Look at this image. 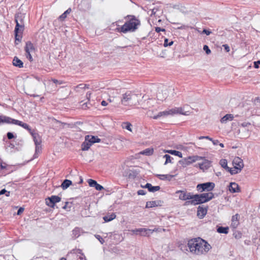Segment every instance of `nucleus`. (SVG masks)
Masks as SVG:
<instances>
[{
	"label": "nucleus",
	"instance_id": "obj_39",
	"mask_svg": "<svg viewBox=\"0 0 260 260\" xmlns=\"http://www.w3.org/2000/svg\"><path fill=\"white\" fill-rule=\"evenodd\" d=\"M122 127L125 128L129 131H132L131 127L132 125L129 122H124L122 124Z\"/></svg>",
	"mask_w": 260,
	"mask_h": 260
},
{
	"label": "nucleus",
	"instance_id": "obj_35",
	"mask_svg": "<svg viewBox=\"0 0 260 260\" xmlns=\"http://www.w3.org/2000/svg\"><path fill=\"white\" fill-rule=\"evenodd\" d=\"M219 164L221 165V166L224 169H225L226 170H227L228 169H229V167L228 166V162L226 159H221L220 160Z\"/></svg>",
	"mask_w": 260,
	"mask_h": 260
},
{
	"label": "nucleus",
	"instance_id": "obj_42",
	"mask_svg": "<svg viewBox=\"0 0 260 260\" xmlns=\"http://www.w3.org/2000/svg\"><path fill=\"white\" fill-rule=\"evenodd\" d=\"M168 41H169V40L168 39H165L164 44V46L165 47L170 46L172 45L174 43L173 41H170V42Z\"/></svg>",
	"mask_w": 260,
	"mask_h": 260
},
{
	"label": "nucleus",
	"instance_id": "obj_20",
	"mask_svg": "<svg viewBox=\"0 0 260 260\" xmlns=\"http://www.w3.org/2000/svg\"><path fill=\"white\" fill-rule=\"evenodd\" d=\"M229 190L233 193L238 192L240 191L239 186L235 182H231L229 186Z\"/></svg>",
	"mask_w": 260,
	"mask_h": 260
},
{
	"label": "nucleus",
	"instance_id": "obj_31",
	"mask_svg": "<svg viewBox=\"0 0 260 260\" xmlns=\"http://www.w3.org/2000/svg\"><path fill=\"white\" fill-rule=\"evenodd\" d=\"M229 228L228 226H219L217 229V232L221 234H227L229 233Z\"/></svg>",
	"mask_w": 260,
	"mask_h": 260
},
{
	"label": "nucleus",
	"instance_id": "obj_53",
	"mask_svg": "<svg viewBox=\"0 0 260 260\" xmlns=\"http://www.w3.org/2000/svg\"><path fill=\"white\" fill-rule=\"evenodd\" d=\"M202 33L203 34H205L206 35L208 36V35H210L211 34V31L210 30H208V29H204L203 31H202Z\"/></svg>",
	"mask_w": 260,
	"mask_h": 260
},
{
	"label": "nucleus",
	"instance_id": "obj_2",
	"mask_svg": "<svg viewBox=\"0 0 260 260\" xmlns=\"http://www.w3.org/2000/svg\"><path fill=\"white\" fill-rule=\"evenodd\" d=\"M129 20L120 28V31L123 33H126L128 31H135L137 28L138 26L140 25V21L134 16H128Z\"/></svg>",
	"mask_w": 260,
	"mask_h": 260
},
{
	"label": "nucleus",
	"instance_id": "obj_6",
	"mask_svg": "<svg viewBox=\"0 0 260 260\" xmlns=\"http://www.w3.org/2000/svg\"><path fill=\"white\" fill-rule=\"evenodd\" d=\"M136 96H137V95L133 93L131 91H126L124 94L122 95V98L121 100L122 104L124 105H128L131 100L134 99Z\"/></svg>",
	"mask_w": 260,
	"mask_h": 260
},
{
	"label": "nucleus",
	"instance_id": "obj_59",
	"mask_svg": "<svg viewBox=\"0 0 260 260\" xmlns=\"http://www.w3.org/2000/svg\"><path fill=\"white\" fill-rule=\"evenodd\" d=\"M75 253L77 254L78 256H79L80 254H82L83 253L82 252V250L80 249H77L76 250H74Z\"/></svg>",
	"mask_w": 260,
	"mask_h": 260
},
{
	"label": "nucleus",
	"instance_id": "obj_32",
	"mask_svg": "<svg viewBox=\"0 0 260 260\" xmlns=\"http://www.w3.org/2000/svg\"><path fill=\"white\" fill-rule=\"evenodd\" d=\"M153 149L150 148H147L140 152L141 154L145 155L147 156L151 155L153 154Z\"/></svg>",
	"mask_w": 260,
	"mask_h": 260
},
{
	"label": "nucleus",
	"instance_id": "obj_41",
	"mask_svg": "<svg viewBox=\"0 0 260 260\" xmlns=\"http://www.w3.org/2000/svg\"><path fill=\"white\" fill-rule=\"evenodd\" d=\"M164 158H166V161L164 164L165 165H167L168 163H172L171 158H172L169 154L164 155Z\"/></svg>",
	"mask_w": 260,
	"mask_h": 260
},
{
	"label": "nucleus",
	"instance_id": "obj_24",
	"mask_svg": "<svg viewBox=\"0 0 260 260\" xmlns=\"http://www.w3.org/2000/svg\"><path fill=\"white\" fill-rule=\"evenodd\" d=\"M24 14L21 13H18L15 16V22H18V23H20V24H24Z\"/></svg>",
	"mask_w": 260,
	"mask_h": 260
},
{
	"label": "nucleus",
	"instance_id": "obj_26",
	"mask_svg": "<svg viewBox=\"0 0 260 260\" xmlns=\"http://www.w3.org/2000/svg\"><path fill=\"white\" fill-rule=\"evenodd\" d=\"M234 119L233 114H228L224 115L221 119L220 122L222 123H226L229 121H232Z\"/></svg>",
	"mask_w": 260,
	"mask_h": 260
},
{
	"label": "nucleus",
	"instance_id": "obj_13",
	"mask_svg": "<svg viewBox=\"0 0 260 260\" xmlns=\"http://www.w3.org/2000/svg\"><path fill=\"white\" fill-rule=\"evenodd\" d=\"M186 107H187V106H184L182 107H175L174 108H172V111L171 112L173 113V115L178 114L183 115H188L189 114V111H185V108Z\"/></svg>",
	"mask_w": 260,
	"mask_h": 260
},
{
	"label": "nucleus",
	"instance_id": "obj_11",
	"mask_svg": "<svg viewBox=\"0 0 260 260\" xmlns=\"http://www.w3.org/2000/svg\"><path fill=\"white\" fill-rule=\"evenodd\" d=\"M176 193H179V199L183 201H186L193 198V194L192 193L187 192L184 190H177Z\"/></svg>",
	"mask_w": 260,
	"mask_h": 260
},
{
	"label": "nucleus",
	"instance_id": "obj_49",
	"mask_svg": "<svg viewBox=\"0 0 260 260\" xmlns=\"http://www.w3.org/2000/svg\"><path fill=\"white\" fill-rule=\"evenodd\" d=\"M52 81L56 84H62L64 83V82L62 81L58 80L55 79H52Z\"/></svg>",
	"mask_w": 260,
	"mask_h": 260
},
{
	"label": "nucleus",
	"instance_id": "obj_55",
	"mask_svg": "<svg viewBox=\"0 0 260 260\" xmlns=\"http://www.w3.org/2000/svg\"><path fill=\"white\" fill-rule=\"evenodd\" d=\"M146 193V191L143 189L139 190L137 192L138 195H145Z\"/></svg>",
	"mask_w": 260,
	"mask_h": 260
},
{
	"label": "nucleus",
	"instance_id": "obj_14",
	"mask_svg": "<svg viewBox=\"0 0 260 260\" xmlns=\"http://www.w3.org/2000/svg\"><path fill=\"white\" fill-rule=\"evenodd\" d=\"M208 210V207L204 206H199L198 208L197 216L199 218L202 219L206 215Z\"/></svg>",
	"mask_w": 260,
	"mask_h": 260
},
{
	"label": "nucleus",
	"instance_id": "obj_30",
	"mask_svg": "<svg viewBox=\"0 0 260 260\" xmlns=\"http://www.w3.org/2000/svg\"><path fill=\"white\" fill-rule=\"evenodd\" d=\"M157 176L158 177L159 179L160 180H171L172 178L174 176V175H157Z\"/></svg>",
	"mask_w": 260,
	"mask_h": 260
},
{
	"label": "nucleus",
	"instance_id": "obj_50",
	"mask_svg": "<svg viewBox=\"0 0 260 260\" xmlns=\"http://www.w3.org/2000/svg\"><path fill=\"white\" fill-rule=\"evenodd\" d=\"M241 125L243 127H248V126L251 125L250 123L248 122H244L242 123Z\"/></svg>",
	"mask_w": 260,
	"mask_h": 260
},
{
	"label": "nucleus",
	"instance_id": "obj_22",
	"mask_svg": "<svg viewBox=\"0 0 260 260\" xmlns=\"http://www.w3.org/2000/svg\"><path fill=\"white\" fill-rule=\"evenodd\" d=\"M143 187H145L148 189V190L150 192H154L156 191H158L160 189V186H152L150 183H147L146 184L143 186Z\"/></svg>",
	"mask_w": 260,
	"mask_h": 260
},
{
	"label": "nucleus",
	"instance_id": "obj_34",
	"mask_svg": "<svg viewBox=\"0 0 260 260\" xmlns=\"http://www.w3.org/2000/svg\"><path fill=\"white\" fill-rule=\"evenodd\" d=\"M167 152H168L169 153L172 154V155L178 156L179 157H182V153L179 151H177L175 150H169L167 151Z\"/></svg>",
	"mask_w": 260,
	"mask_h": 260
},
{
	"label": "nucleus",
	"instance_id": "obj_63",
	"mask_svg": "<svg viewBox=\"0 0 260 260\" xmlns=\"http://www.w3.org/2000/svg\"><path fill=\"white\" fill-rule=\"evenodd\" d=\"M78 256H79V258L80 259H85V256L84 255L83 253H82V254L79 255Z\"/></svg>",
	"mask_w": 260,
	"mask_h": 260
},
{
	"label": "nucleus",
	"instance_id": "obj_40",
	"mask_svg": "<svg viewBox=\"0 0 260 260\" xmlns=\"http://www.w3.org/2000/svg\"><path fill=\"white\" fill-rule=\"evenodd\" d=\"M190 200H190V201H186L185 202V203H184V205L188 206L189 205H197V203H196V201H195V199L194 198L191 199Z\"/></svg>",
	"mask_w": 260,
	"mask_h": 260
},
{
	"label": "nucleus",
	"instance_id": "obj_33",
	"mask_svg": "<svg viewBox=\"0 0 260 260\" xmlns=\"http://www.w3.org/2000/svg\"><path fill=\"white\" fill-rule=\"evenodd\" d=\"M72 184V181L68 179H65L62 183L61 187L63 189L68 188Z\"/></svg>",
	"mask_w": 260,
	"mask_h": 260
},
{
	"label": "nucleus",
	"instance_id": "obj_60",
	"mask_svg": "<svg viewBox=\"0 0 260 260\" xmlns=\"http://www.w3.org/2000/svg\"><path fill=\"white\" fill-rule=\"evenodd\" d=\"M238 214L233 216V217H232V221L233 222H234V221H238Z\"/></svg>",
	"mask_w": 260,
	"mask_h": 260
},
{
	"label": "nucleus",
	"instance_id": "obj_12",
	"mask_svg": "<svg viewBox=\"0 0 260 260\" xmlns=\"http://www.w3.org/2000/svg\"><path fill=\"white\" fill-rule=\"evenodd\" d=\"M199 157L198 156H189L182 160L179 161V163L182 165L186 166L192 164L198 160Z\"/></svg>",
	"mask_w": 260,
	"mask_h": 260
},
{
	"label": "nucleus",
	"instance_id": "obj_19",
	"mask_svg": "<svg viewBox=\"0 0 260 260\" xmlns=\"http://www.w3.org/2000/svg\"><path fill=\"white\" fill-rule=\"evenodd\" d=\"M30 134L33 138L35 145L41 144L42 142L41 138L40 135L34 131L30 132Z\"/></svg>",
	"mask_w": 260,
	"mask_h": 260
},
{
	"label": "nucleus",
	"instance_id": "obj_48",
	"mask_svg": "<svg viewBox=\"0 0 260 260\" xmlns=\"http://www.w3.org/2000/svg\"><path fill=\"white\" fill-rule=\"evenodd\" d=\"M157 10L158 9L156 8H154L150 10L149 12H151V13L150 14V16L155 15Z\"/></svg>",
	"mask_w": 260,
	"mask_h": 260
},
{
	"label": "nucleus",
	"instance_id": "obj_27",
	"mask_svg": "<svg viewBox=\"0 0 260 260\" xmlns=\"http://www.w3.org/2000/svg\"><path fill=\"white\" fill-rule=\"evenodd\" d=\"M13 64L14 66L19 68H22L23 67V62L16 56H15L13 58Z\"/></svg>",
	"mask_w": 260,
	"mask_h": 260
},
{
	"label": "nucleus",
	"instance_id": "obj_18",
	"mask_svg": "<svg viewBox=\"0 0 260 260\" xmlns=\"http://www.w3.org/2000/svg\"><path fill=\"white\" fill-rule=\"evenodd\" d=\"M172 111V109H169L168 110H166L162 112H160L158 113L157 115L154 116L153 117V118L154 119H157L158 118L161 117V116H166L168 115H173V113L171 112Z\"/></svg>",
	"mask_w": 260,
	"mask_h": 260
},
{
	"label": "nucleus",
	"instance_id": "obj_1",
	"mask_svg": "<svg viewBox=\"0 0 260 260\" xmlns=\"http://www.w3.org/2000/svg\"><path fill=\"white\" fill-rule=\"evenodd\" d=\"M190 252L196 255L206 254L211 248V246L205 240L199 237L188 241Z\"/></svg>",
	"mask_w": 260,
	"mask_h": 260
},
{
	"label": "nucleus",
	"instance_id": "obj_61",
	"mask_svg": "<svg viewBox=\"0 0 260 260\" xmlns=\"http://www.w3.org/2000/svg\"><path fill=\"white\" fill-rule=\"evenodd\" d=\"M7 165L5 163H1L0 164V167L2 170H3L4 169L6 168Z\"/></svg>",
	"mask_w": 260,
	"mask_h": 260
},
{
	"label": "nucleus",
	"instance_id": "obj_47",
	"mask_svg": "<svg viewBox=\"0 0 260 260\" xmlns=\"http://www.w3.org/2000/svg\"><path fill=\"white\" fill-rule=\"evenodd\" d=\"M22 127L27 129L30 133V132H32L30 127V126L26 123H24L23 125H22Z\"/></svg>",
	"mask_w": 260,
	"mask_h": 260
},
{
	"label": "nucleus",
	"instance_id": "obj_8",
	"mask_svg": "<svg viewBox=\"0 0 260 260\" xmlns=\"http://www.w3.org/2000/svg\"><path fill=\"white\" fill-rule=\"evenodd\" d=\"M35 50V48L33 44L31 42H27L25 47V51L27 58H28L30 61L32 60L31 53L34 52Z\"/></svg>",
	"mask_w": 260,
	"mask_h": 260
},
{
	"label": "nucleus",
	"instance_id": "obj_51",
	"mask_svg": "<svg viewBox=\"0 0 260 260\" xmlns=\"http://www.w3.org/2000/svg\"><path fill=\"white\" fill-rule=\"evenodd\" d=\"M199 139H200V140L207 139L210 141H212V138L209 137V136H200L199 137Z\"/></svg>",
	"mask_w": 260,
	"mask_h": 260
},
{
	"label": "nucleus",
	"instance_id": "obj_16",
	"mask_svg": "<svg viewBox=\"0 0 260 260\" xmlns=\"http://www.w3.org/2000/svg\"><path fill=\"white\" fill-rule=\"evenodd\" d=\"M162 202L160 200L149 201L146 203V208H152L154 207L160 206Z\"/></svg>",
	"mask_w": 260,
	"mask_h": 260
},
{
	"label": "nucleus",
	"instance_id": "obj_57",
	"mask_svg": "<svg viewBox=\"0 0 260 260\" xmlns=\"http://www.w3.org/2000/svg\"><path fill=\"white\" fill-rule=\"evenodd\" d=\"M260 64V61L257 60L256 61L254 62V67L255 69H258L259 68V64Z\"/></svg>",
	"mask_w": 260,
	"mask_h": 260
},
{
	"label": "nucleus",
	"instance_id": "obj_36",
	"mask_svg": "<svg viewBox=\"0 0 260 260\" xmlns=\"http://www.w3.org/2000/svg\"><path fill=\"white\" fill-rule=\"evenodd\" d=\"M71 9L69 8L68 10H67L63 14H62L59 16V19L61 20H63L67 17V15L71 13Z\"/></svg>",
	"mask_w": 260,
	"mask_h": 260
},
{
	"label": "nucleus",
	"instance_id": "obj_46",
	"mask_svg": "<svg viewBox=\"0 0 260 260\" xmlns=\"http://www.w3.org/2000/svg\"><path fill=\"white\" fill-rule=\"evenodd\" d=\"M41 151V144L36 145V152H35V155H36L38 153H40Z\"/></svg>",
	"mask_w": 260,
	"mask_h": 260
},
{
	"label": "nucleus",
	"instance_id": "obj_38",
	"mask_svg": "<svg viewBox=\"0 0 260 260\" xmlns=\"http://www.w3.org/2000/svg\"><path fill=\"white\" fill-rule=\"evenodd\" d=\"M227 171L229 172L232 175L238 174L240 172V171H239L238 169H236V167H234V168H230L229 167V169H228Z\"/></svg>",
	"mask_w": 260,
	"mask_h": 260
},
{
	"label": "nucleus",
	"instance_id": "obj_56",
	"mask_svg": "<svg viewBox=\"0 0 260 260\" xmlns=\"http://www.w3.org/2000/svg\"><path fill=\"white\" fill-rule=\"evenodd\" d=\"M68 204H69L68 202H66L65 205L62 207V208L64 209H66V210H70L71 207L70 206L68 207Z\"/></svg>",
	"mask_w": 260,
	"mask_h": 260
},
{
	"label": "nucleus",
	"instance_id": "obj_25",
	"mask_svg": "<svg viewBox=\"0 0 260 260\" xmlns=\"http://www.w3.org/2000/svg\"><path fill=\"white\" fill-rule=\"evenodd\" d=\"M81 231H82V230L80 228H79L78 227L75 228L72 231V238L74 239H75L78 238L81 235Z\"/></svg>",
	"mask_w": 260,
	"mask_h": 260
},
{
	"label": "nucleus",
	"instance_id": "obj_62",
	"mask_svg": "<svg viewBox=\"0 0 260 260\" xmlns=\"http://www.w3.org/2000/svg\"><path fill=\"white\" fill-rule=\"evenodd\" d=\"M211 141L214 145H217L219 144V141L217 140H214L212 139V141Z\"/></svg>",
	"mask_w": 260,
	"mask_h": 260
},
{
	"label": "nucleus",
	"instance_id": "obj_58",
	"mask_svg": "<svg viewBox=\"0 0 260 260\" xmlns=\"http://www.w3.org/2000/svg\"><path fill=\"white\" fill-rule=\"evenodd\" d=\"M222 47L224 48V49H225V50L228 52L230 51V47L228 46V45L227 44H224L222 45Z\"/></svg>",
	"mask_w": 260,
	"mask_h": 260
},
{
	"label": "nucleus",
	"instance_id": "obj_4",
	"mask_svg": "<svg viewBox=\"0 0 260 260\" xmlns=\"http://www.w3.org/2000/svg\"><path fill=\"white\" fill-rule=\"evenodd\" d=\"M215 187V184L213 182H208L204 183H201L197 185V189L199 191H212Z\"/></svg>",
	"mask_w": 260,
	"mask_h": 260
},
{
	"label": "nucleus",
	"instance_id": "obj_7",
	"mask_svg": "<svg viewBox=\"0 0 260 260\" xmlns=\"http://www.w3.org/2000/svg\"><path fill=\"white\" fill-rule=\"evenodd\" d=\"M130 231L132 232L133 234L136 235L139 234L142 236H149L150 234H152L154 231V230L140 228L136 229L135 230H132Z\"/></svg>",
	"mask_w": 260,
	"mask_h": 260
},
{
	"label": "nucleus",
	"instance_id": "obj_29",
	"mask_svg": "<svg viewBox=\"0 0 260 260\" xmlns=\"http://www.w3.org/2000/svg\"><path fill=\"white\" fill-rule=\"evenodd\" d=\"M91 144L87 141L86 138H85L84 142L82 144V150L83 151H87L88 150L90 147L91 146Z\"/></svg>",
	"mask_w": 260,
	"mask_h": 260
},
{
	"label": "nucleus",
	"instance_id": "obj_37",
	"mask_svg": "<svg viewBox=\"0 0 260 260\" xmlns=\"http://www.w3.org/2000/svg\"><path fill=\"white\" fill-rule=\"evenodd\" d=\"M210 167V162H205L200 164V168L202 170H207Z\"/></svg>",
	"mask_w": 260,
	"mask_h": 260
},
{
	"label": "nucleus",
	"instance_id": "obj_5",
	"mask_svg": "<svg viewBox=\"0 0 260 260\" xmlns=\"http://www.w3.org/2000/svg\"><path fill=\"white\" fill-rule=\"evenodd\" d=\"M12 123L16 125H18L22 127L24 122L19 121L18 120L13 119L10 117H8L4 115L0 116V124L1 123Z\"/></svg>",
	"mask_w": 260,
	"mask_h": 260
},
{
	"label": "nucleus",
	"instance_id": "obj_64",
	"mask_svg": "<svg viewBox=\"0 0 260 260\" xmlns=\"http://www.w3.org/2000/svg\"><path fill=\"white\" fill-rule=\"evenodd\" d=\"M7 192V190L4 188L0 191V195L5 194Z\"/></svg>",
	"mask_w": 260,
	"mask_h": 260
},
{
	"label": "nucleus",
	"instance_id": "obj_43",
	"mask_svg": "<svg viewBox=\"0 0 260 260\" xmlns=\"http://www.w3.org/2000/svg\"><path fill=\"white\" fill-rule=\"evenodd\" d=\"M89 85L85 84H80L76 86V88H80L81 89L89 88Z\"/></svg>",
	"mask_w": 260,
	"mask_h": 260
},
{
	"label": "nucleus",
	"instance_id": "obj_17",
	"mask_svg": "<svg viewBox=\"0 0 260 260\" xmlns=\"http://www.w3.org/2000/svg\"><path fill=\"white\" fill-rule=\"evenodd\" d=\"M234 167H236V169H238L239 171H241L242 169L244 167L243 160L239 157L235 158L233 161Z\"/></svg>",
	"mask_w": 260,
	"mask_h": 260
},
{
	"label": "nucleus",
	"instance_id": "obj_10",
	"mask_svg": "<svg viewBox=\"0 0 260 260\" xmlns=\"http://www.w3.org/2000/svg\"><path fill=\"white\" fill-rule=\"evenodd\" d=\"M61 201V198L57 196H51L46 199V203L47 206L53 208L56 203Z\"/></svg>",
	"mask_w": 260,
	"mask_h": 260
},
{
	"label": "nucleus",
	"instance_id": "obj_3",
	"mask_svg": "<svg viewBox=\"0 0 260 260\" xmlns=\"http://www.w3.org/2000/svg\"><path fill=\"white\" fill-rule=\"evenodd\" d=\"M214 194L211 192L193 194V198L195 199L197 205L207 202L214 198Z\"/></svg>",
	"mask_w": 260,
	"mask_h": 260
},
{
	"label": "nucleus",
	"instance_id": "obj_9",
	"mask_svg": "<svg viewBox=\"0 0 260 260\" xmlns=\"http://www.w3.org/2000/svg\"><path fill=\"white\" fill-rule=\"evenodd\" d=\"M15 22L16 24L14 30L15 40L16 41H20L22 37L20 35H19V34L21 33L23 31L24 24H20V23H18V22Z\"/></svg>",
	"mask_w": 260,
	"mask_h": 260
},
{
	"label": "nucleus",
	"instance_id": "obj_28",
	"mask_svg": "<svg viewBox=\"0 0 260 260\" xmlns=\"http://www.w3.org/2000/svg\"><path fill=\"white\" fill-rule=\"evenodd\" d=\"M116 217V214L112 213L111 214H108L106 216H104L103 219L105 222H109L115 219Z\"/></svg>",
	"mask_w": 260,
	"mask_h": 260
},
{
	"label": "nucleus",
	"instance_id": "obj_54",
	"mask_svg": "<svg viewBox=\"0 0 260 260\" xmlns=\"http://www.w3.org/2000/svg\"><path fill=\"white\" fill-rule=\"evenodd\" d=\"M155 30L157 32H159L160 31H165V29L164 28H161L159 27H156L155 28Z\"/></svg>",
	"mask_w": 260,
	"mask_h": 260
},
{
	"label": "nucleus",
	"instance_id": "obj_52",
	"mask_svg": "<svg viewBox=\"0 0 260 260\" xmlns=\"http://www.w3.org/2000/svg\"><path fill=\"white\" fill-rule=\"evenodd\" d=\"M8 139L10 140L14 138L13 134L11 132H8L7 134Z\"/></svg>",
	"mask_w": 260,
	"mask_h": 260
},
{
	"label": "nucleus",
	"instance_id": "obj_21",
	"mask_svg": "<svg viewBox=\"0 0 260 260\" xmlns=\"http://www.w3.org/2000/svg\"><path fill=\"white\" fill-rule=\"evenodd\" d=\"M85 138H86L87 141H88V142H90L91 144L101 142V139L97 136L88 135L86 136Z\"/></svg>",
	"mask_w": 260,
	"mask_h": 260
},
{
	"label": "nucleus",
	"instance_id": "obj_44",
	"mask_svg": "<svg viewBox=\"0 0 260 260\" xmlns=\"http://www.w3.org/2000/svg\"><path fill=\"white\" fill-rule=\"evenodd\" d=\"M203 50L206 52V53L208 55L211 53L210 49H209V47L206 45H205L203 46Z\"/></svg>",
	"mask_w": 260,
	"mask_h": 260
},
{
	"label": "nucleus",
	"instance_id": "obj_23",
	"mask_svg": "<svg viewBox=\"0 0 260 260\" xmlns=\"http://www.w3.org/2000/svg\"><path fill=\"white\" fill-rule=\"evenodd\" d=\"M167 95H168L167 90H164L162 91V92H159L157 94L156 96L158 100L163 101L167 98Z\"/></svg>",
	"mask_w": 260,
	"mask_h": 260
},
{
	"label": "nucleus",
	"instance_id": "obj_15",
	"mask_svg": "<svg viewBox=\"0 0 260 260\" xmlns=\"http://www.w3.org/2000/svg\"><path fill=\"white\" fill-rule=\"evenodd\" d=\"M88 183L90 187H94L97 190L100 191L104 189V187L97 182L92 179H88Z\"/></svg>",
	"mask_w": 260,
	"mask_h": 260
},
{
	"label": "nucleus",
	"instance_id": "obj_45",
	"mask_svg": "<svg viewBox=\"0 0 260 260\" xmlns=\"http://www.w3.org/2000/svg\"><path fill=\"white\" fill-rule=\"evenodd\" d=\"M95 237L100 241V242L103 244L105 242L103 238L99 235H95Z\"/></svg>",
	"mask_w": 260,
	"mask_h": 260
}]
</instances>
